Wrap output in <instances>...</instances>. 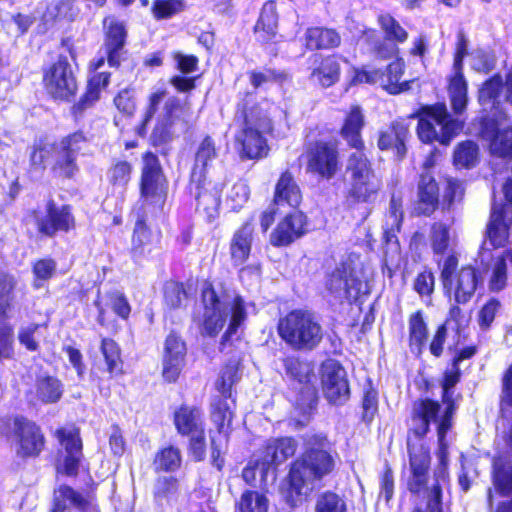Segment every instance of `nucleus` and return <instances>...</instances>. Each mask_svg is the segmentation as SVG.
Listing matches in <instances>:
<instances>
[{"label":"nucleus","mask_w":512,"mask_h":512,"mask_svg":"<svg viewBox=\"0 0 512 512\" xmlns=\"http://www.w3.org/2000/svg\"><path fill=\"white\" fill-rule=\"evenodd\" d=\"M441 404L437 399L430 397L418 398L412 404L410 419L413 425L407 430L406 445L409 459V476L407 490L414 496H420L430 491L431 454L428 446L416 445V441L423 440L430 431L432 423L436 425L439 460V478L449 480L448 472V445L447 433L452 429L454 418L439 417Z\"/></svg>","instance_id":"obj_1"},{"label":"nucleus","mask_w":512,"mask_h":512,"mask_svg":"<svg viewBox=\"0 0 512 512\" xmlns=\"http://www.w3.org/2000/svg\"><path fill=\"white\" fill-rule=\"evenodd\" d=\"M365 126L363 108L353 104L344 112L338 130V135L345 141L346 146L355 150L348 155L345 164V180L348 186L344 191V203L347 207L375 202L382 188V180L366 151L363 137Z\"/></svg>","instance_id":"obj_2"},{"label":"nucleus","mask_w":512,"mask_h":512,"mask_svg":"<svg viewBox=\"0 0 512 512\" xmlns=\"http://www.w3.org/2000/svg\"><path fill=\"white\" fill-rule=\"evenodd\" d=\"M438 267L443 294L453 300V303L449 307L444 322L435 328L429 341V352L435 358H440L444 353L448 324H454V331L458 335L467 326L461 305L468 304L484 284L483 271L471 263L460 266L459 256L456 252L449 253L442 263L438 262Z\"/></svg>","instance_id":"obj_3"},{"label":"nucleus","mask_w":512,"mask_h":512,"mask_svg":"<svg viewBox=\"0 0 512 512\" xmlns=\"http://www.w3.org/2000/svg\"><path fill=\"white\" fill-rule=\"evenodd\" d=\"M338 453L325 433H313L303 438L302 453L291 461L285 477V499L294 507L315 483L322 482L336 468Z\"/></svg>","instance_id":"obj_4"},{"label":"nucleus","mask_w":512,"mask_h":512,"mask_svg":"<svg viewBox=\"0 0 512 512\" xmlns=\"http://www.w3.org/2000/svg\"><path fill=\"white\" fill-rule=\"evenodd\" d=\"M233 120L238 126L234 147L241 160L259 161L268 157L270 145L266 135L274 132V122L268 108L255 100L253 92L238 95Z\"/></svg>","instance_id":"obj_5"},{"label":"nucleus","mask_w":512,"mask_h":512,"mask_svg":"<svg viewBox=\"0 0 512 512\" xmlns=\"http://www.w3.org/2000/svg\"><path fill=\"white\" fill-rule=\"evenodd\" d=\"M185 114L186 108L179 97L171 95L165 87L156 88L147 96L145 110L136 132L144 137L149 123L156 117L149 143L159 149L162 156H168L169 145L174 139L173 128L177 124L187 123Z\"/></svg>","instance_id":"obj_6"},{"label":"nucleus","mask_w":512,"mask_h":512,"mask_svg":"<svg viewBox=\"0 0 512 512\" xmlns=\"http://www.w3.org/2000/svg\"><path fill=\"white\" fill-rule=\"evenodd\" d=\"M88 142L83 130H76L62 137L59 143L39 140L32 145L29 155L30 167L43 173L48 164L53 177L60 180H73L80 171L78 155L81 145Z\"/></svg>","instance_id":"obj_7"},{"label":"nucleus","mask_w":512,"mask_h":512,"mask_svg":"<svg viewBox=\"0 0 512 512\" xmlns=\"http://www.w3.org/2000/svg\"><path fill=\"white\" fill-rule=\"evenodd\" d=\"M407 118L417 119L416 135L422 144L445 149L463 129V122L451 115L443 101L422 104Z\"/></svg>","instance_id":"obj_8"},{"label":"nucleus","mask_w":512,"mask_h":512,"mask_svg":"<svg viewBox=\"0 0 512 512\" xmlns=\"http://www.w3.org/2000/svg\"><path fill=\"white\" fill-rule=\"evenodd\" d=\"M60 47L64 48L67 54L58 53L55 59L42 67L41 83L50 99L67 103L74 101L79 91L77 76L69 61L70 58L76 62L78 53L72 37L61 38Z\"/></svg>","instance_id":"obj_9"},{"label":"nucleus","mask_w":512,"mask_h":512,"mask_svg":"<svg viewBox=\"0 0 512 512\" xmlns=\"http://www.w3.org/2000/svg\"><path fill=\"white\" fill-rule=\"evenodd\" d=\"M277 333L290 349L297 352L313 351L324 338V329L317 315L305 308L292 309L281 317Z\"/></svg>","instance_id":"obj_10"},{"label":"nucleus","mask_w":512,"mask_h":512,"mask_svg":"<svg viewBox=\"0 0 512 512\" xmlns=\"http://www.w3.org/2000/svg\"><path fill=\"white\" fill-rule=\"evenodd\" d=\"M0 436L12 441L16 456L23 461L38 459L47 448L42 426L22 414L0 417Z\"/></svg>","instance_id":"obj_11"},{"label":"nucleus","mask_w":512,"mask_h":512,"mask_svg":"<svg viewBox=\"0 0 512 512\" xmlns=\"http://www.w3.org/2000/svg\"><path fill=\"white\" fill-rule=\"evenodd\" d=\"M169 178L159 156L151 150L141 154L138 179L139 198L142 206L152 214L164 212L169 194Z\"/></svg>","instance_id":"obj_12"},{"label":"nucleus","mask_w":512,"mask_h":512,"mask_svg":"<svg viewBox=\"0 0 512 512\" xmlns=\"http://www.w3.org/2000/svg\"><path fill=\"white\" fill-rule=\"evenodd\" d=\"M172 422L177 434L188 438L187 452L194 462L205 460L207 437L202 407L181 403L172 413Z\"/></svg>","instance_id":"obj_13"},{"label":"nucleus","mask_w":512,"mask_h":512,"mask_svg":"<svg viewBox=\"0 0 512 512\" xmlns=\"http://www.w3.org/2000/svg\"><path fill=\"white\" fill-rule=\"evenodd\" d=\"M283 366L287 377L293 384L289 389L294 393L296 410L302 415L311 414L318 403L313 364L299 356L291 355L283 359Z\"/></svg>","instance_id":"obj_14"},{"label":"nucleus","mask_w":512,"mask_h":512,"mask_svg":"<svg viewBox=\"0 0 512 512\" xmlns=\"http://www.w3.org/2000/svg\"><path fill=\"white\" fill-rule=\"evenodd\" d=\"M103 27V56L93 59L89 63L91 71H97L105 62L113 69H119L124 61L128 59L129 53L126 49L128 41V30L124 21L115 16H106L102 20Z\"/></svg>","instance_id":"obj_15"},{"label":"nucleus","mask_w":512,"mask_h":512,"mask_svg":"<svg viewBox=\"0 0 512 512\" xmlns=\"http://www.w3.org/2000/svg\"><path fill=\"white\" fill-rule=\"evenodd\" d=\"M302 157L305 171L318 180L329 181L341 169L340 153L337 143L330 140H313L304 145Z\"/></svg>","instance_id":"obj_16"},{"label":"nucleus","mask_w":512,"mask_h":512,"mask_svg":"<svg viewBox=\"0 0 512 512\" xmlns=\"http://www.w3.org/2000/svg\"><path fill=\"white\" fill-rule=\"evenodd\" d=\"M53 436L59 444L55 460L57 473L67 477H77L84 459L80 428L75 425L57 427Z\"/></svg>","instance_id":"obj_17"},{"label":"nucleus","mask_w":512,"mask_h":512,"mask_svg":"<svg viewBox=\"0 0 512 512\" xmlns=\"http://www.w3.org/2000/svg\"><path fill=\"white\" fill-rule=\"evenodd\" d=\"M324 286L328 294L340 304H353L360 298L363 282L353 261L345 260L327 273Z\"/></svg>","instance_id":"obj_18"},{"label":"nucleus","mask_w":512,"mask_h":512,"mask_svg":"<svg viewBox=\"0 0 512 512\" xmlns=\"http://www.w3.org/2000/svg\"><path fill=\"white\" fill-rule=\"evenodd\" d=\"M490 480L492 487L487 492V503L493 507V492L499 497L506 498L500 501L494 512H512V457L503 452L493 455L490 462Z\"/></svg>","instance_id":"obj_19"},{"label":"nucleus","mask_w":512,"mask_h":512,"mask_svg":"<svg viewBox=\"0 0 512 512\" xmlns=\"http://www.w3.org/2000/svg\"><path fill=\"white\" fill-rule=\"evenodd\" d=\"M31 214L36 216V230L39 236L54 238L57 234H68L76 229V218L71 204L58 206L54 199L45 202V214L38 216L36 210Z\"/></svg>","instance_id":"obj_20"},{"label":"nucleus","mask_w":512,"mask_h":512,"mask_svg":"<svg viewBox=\"0 0 512 512\" xmlns=\"http://www.w3.org/2000/svg\"><path fill=\"white\" fill-rule=\"evenodd\" d=\"M223 187L222 183H213L208 177H188L187 191L195 199L196 212L208 223L219 216Z\"/></svg>","instance_id":"obj_21"},{"label":"nucleus","mask_w":512,"mask_h":512,"mask_svg":"<svg viewBox=\"0 0 512 512\" xmlns=\"http://www.w3.org/2000/svg\"><path fill=\"white\" fill-rule=\"evenodd\" d=\"M321 388L324 397L332 405H343L349 400V380L338 360H328L322 365Z\"/></svg>","instance_id":"obj_22"},{"label":"nucleus","mask_w":512,"mask_h":512,"mask_svg":"<svg viewBox=\"0 0 512 512\" xmlns=\"http://www.w3.org/2000/svg\"><path fill=\"white\" fill-rule=\"evenodd\" d=\"M187 344L181 333L171 329L166 335L162 355V377L166 383L178 381L185 366Z\"/></svg>","instance_id":"obj_23"},{"label":"nucleus","mask_w":512,"mask_h":512,"mask_svg":"<svg viewBox=\"0 0 512 512\" xmlns=\"http://www.w3.org/2000/svg\"><path fill=\"white\" fill-rule=\"evenodd\" d=\"M309 219L301 210H293L283 216L272 232L269 243L275 248L288 247L309 232Z\"/></svg>","instance_id":"obj_24"},{"label":"nucleus","mask_w":512,"mask_h":512,"mask_svg":"<svg viewBox=\"0 0 512 512\" xmlns=\"http://www.w3.org/2000/svg\"><path fill=\"white\" fill-rule=\"evenodd\" d=\"M90 488L86 495H83L70 485H60L54 491L49 512H70L67 502L80 512H100L95 493L97 484L92 483Z\"/></svg>","instance_id":"obj_25"},{"label":"nucleus","mask_w":512,"mask_h":512,"mask_svg":"<svg viewBox=\"0 0 512 512\" xmlns=\"http://www.w3.org/2000/svg\"><path fill=\"white\" fill-rule=\"evenodd\" d=\"M376 20L383 34L384 40L388 43L397 46L408 40V31L389 12L379 13ZM373 52L378 58L389 59L396 55L399 50L397 47L390 48L386 43L380 41L374 45Z\"/></svg>","instance_id":"obj_26"},{"label":"nucleus","mask_w":512,"mask_h":512,"mask_svg":"<svg viewBox=\"0 0 512 512\" xmlns=\"http://www.w3.org/2000/svg\"><path fill=\"white\" fill-rule=\"evenodd\" d=\"M410 125L406 118L399 117L378 132L377 148L380 151L392 150L398 160L407 155V142L410 138Z\"/></svg>","instance_id":"obj_27"},{"label":"nucleus","mask_w":512,"mask_h":512,"mask_svg":"<svg viewBox=\"0 0 512 512\" xmlns=\"http://www.w3.org/2000/svg\"><path fill=\"white\" fill-rule=\"evenodd\" d=\"M279 13L275 0L263 3L258 18L253 26V33L257 43L262 47L277 45L282 36L278 32Z\"/></svg>","instance_id":"obj_28"},{"label":"nucleus","mask_w":512,"mask_h":512,"mask_svg":"<svg viewBox=\"0 0 512 512\" xmlns=\"http://www.w3.org/2000/svg\"><path fill=\"white\" fill-rule=\"evenodd\" d=\"M161 236L162 232L160 229L154 235L147 221L145 211L138 214L131 234V245L128 250L132 261L135 264H140L151 253L154 242L158 243Z\"/></svg>","instance_id":"obj_29"},{"label":"nucleus","mask_w":512,"mask_h":512,"mask_svg":"<svg viewBox=\"0 0 512 512\" xmlns=\"http://www.w3.org/2000/svg\"><path fill=\"white\" fill-rule=\"evenodd\" d=\"M309 79L321 88L327 89L340 81L344 57L338 53L314 54Z\"/></svg>","instance_id":"obj_30"},{"label":"nucleus","mask_w":512,"mask_h":512,"mask_svg":"<svg viewBox=\"0 0 512 512\" xmlns=\"http://www.w3.org/2000/svg\"><path fill=\"white\" fill-rule=\"evenodd\" d=\"M440 189L435 177L427 171L419 175L417 198L413 205L412 214L416 217H430L438 209Z\"/></svg>","instance_id":"obj_31"},{"label":"nucleus","mask_w":512,"mask_h":512,"mask_svg":"<svg viewBox=\"0 0 512 512\" xmlns=\"http://www.w3.org/2000/svg\"><path fill=\"white\" fill-rule=\"evenodd\" d=\"M110 79L111 73L107 71L96 72L88 78L84 92L69 109L70 115L75 121L83 118L85 113L96 105L101 98L102 91L108 87Z\"/></svg>","instance_id":"obj_32"},{"label":"nucleus","mask_w":512,"mask_h":512,"mask_svg":"<svg viewBox=\"0 0 512 512\" xmlns=\"http://www.w3.org/2000/svg\"><path fill=\"white\" fill-rule=\"evenodd\" d=\"M507 209V205H497V202H493L490 210L485 237L495 250L504 248L509 242L512 213Z\"/></svg>","instance_id":"obj_33"},{"label":"nucleus","mask_w":512,"mask_h":512,"mask_svg":"<svg viewBox=\"0 0 512 512\" xmlns=\"http://www.w3.org/2000/svg\"><path fill=\"white\" fill-rule=\"evenodd\" d=\"M255 216L250 215L233 232L229 241L230 258L234 266L245 264L252 253Z\"/></svg>","instance_id":"obj_34"},{"label":"nucleus","mask_w":512,"mask_h":512,"mask_svg":"<svg viewBox=\"0 0 512 512\" xmlns=\"http://www.w3.org/2000/svg\"><path fill=\"white\" fill-rule=\"evenodd\" d=\"M297 450V442L293 437H277L268 440L262 446L263 475L268 470L276 468L288 458L294 456Z\"/></svg>","instance_id":"obj_35"},{"label":"nucleus","mask_w":512,"mask_h":512,"mask_svg":"<svg viewBox=\"0 0 512 512\" xmlns=\"http://www.w3.org/2000/svg\"><path fill=\"white\" fill-rule=\"evenodd\" d=\"M512 266V247L505 249L492 259L484 272L487 275V290L491 294H499L509 286V267Z\"/></svg>","instance_id":"obj_36"},{"label":"nucleus","mask_w":512,"mask_h":512,"mask_svg":"<svg viewBox=\"0 0 512 512\" xmlns=\"http://www.w3.org/2000/svg\"><path fill=\"white\" fill-rule=\"evenodd\" d=\"M303 200L302 191L293 173L286 168L279 174L273 192V203L277 206L286 205L299 210Z\"/></svg>","instance_id":"obj_37"},{"label":"nucleus","mask_w":512,"mask_h":512,"mask_svg":"<svg viewBox=\"0 0 512 512\" xmlns=\"http://www.w3.org/2000/svg\"><path fill=\"white\" fill-rule=\"evenodd\" d=\"M342 43L341 34L332 27L310 26L303 35V46L307 51L334 50Z\"/></svg>","instance_id":"obj_38"},{"label":"nucleus","mask_w":512,"mask_h":512,"mask_svg":"<svg viewBox=\"0 0 512 512\" xmlns=\"http://www.w3.org/2000/svg\"><path fill=\"white\" fill-rule=\"evenodd\" d=\"M498 409L502 418H508L512 415V361L504 368L500 375ZM502 439L507 449L512 452V422L504 431Z\"/></svg>","instance_id":"obj_39"},{"label":"nucleus","mask_w":512,"mask_h":512,"mask_svg":"<svg viewBox=\"0 0 512 512\" xmlns=\"http://www.w3.org/2000/svg\"><path fill=\"white\" fill-rule=\"evenodd\" d=\"M429 326L423 310L419 309L408 316V347L415 356L420 357L429 347Z\"/></svg>","instance_id":"obj_40"},{"label":"nucleus","mask_w":512,"mask_h":512,"mask_svg":"<svg viewBox=\"0 0 512 512\" xmlns=\"http://www.w3.org/2000/svg\"><path fill=\"white\" fill-rule=\"evenodd\" d=\"M218 156L216 140L211 135H204L196 147L189 177H208V168Z\"/></svg>","instance_id":"obj_41"},{"label":"nucleus","mask_w":512,"mask_h":512,"mask_svg":"<svg viewBox=\"0 0 512 512\" xmlns=\"http://www.w3.org/2000/svg\"><path fill=\"white\" fill-rule=\"evenodd\" d=\"M405 72L403 58L397 57L390 62L385 70H379L378 80L381 87L390 95H398L410 90L412 80L400 81Z\"/></svg>","instance_id":"obj_42"},{"label":"nucleus","mask_w":512,"mask_h":512,"mask_svg":"<svg viewBox=\"0 0 512 512\" xmlns=\"http://www.w3.org/2000/svg\"><path fill=\"white\" fill-rule=\"evenodd\" d=\"M462 372L460 367L451 366L450 370L443 373L440 381L441 386V412L439 417L454 418L458 409L457 399L454 397L453 389L460 382Z\"/></svg>","instance_id":"obj_43"},{"label":"nucleus","mask_w":512,"mask_h":512,"mask_svg":"<svg viewBox=\"0 0 512 512\" xmlns=\"http://www.w3.org/2000/svg\"><path fill=\"white\" fill-rule=\"evenodd\" d=\"M64 395V384L55 375H37L34 382V398L41 405L58 403Z\"/></svg>","instance_id":"obj_44"},{"label":"nucleus","mask_w":512,"mask_h":512,"mask_svg":"<svg viewBox=\"0 0 512 512\" xmlns=\"http://www.w3.org/2000/svg\"><path fill=\"white\" fill-rule=\"evenodd\" d=\"M232 405L225 398H213L210 406V418L218 434H224L226 441L229 439L232 422L234 419L235 399Z\"/></svg>","instance_id":"obj_45"},{"label":"nucleus","mask_w":512,"mask_h":512,"mask_svg":"<svg viewBox=\"0 0 512 512\" xmlns=\"http://www.w3.org/2000/svg\"><path fill=\"white\" fill-rule=\"evenodd\" d=\"M18 279L0 267V320L9 317L17 303Z\"/></svg>","instance_id":"obj_46"},{"label":"nucleus","mask_w":512,"mask_h":512,"mask_svg":"<svg viewBox=\"0 0 512 512\" xmlns=\"http://www.w3.org/2000/svg\"><path fill=\"white\" fill-rule=\"evenodd\" d=\"M246 319L247 311L245 301L242 296L236 295L230 303V319L227 328L220 338V351H223L225 346L231 342L232 337L238 332Z\"/></svg>","instance_id":"obj_47"},{"label":"nucleus","mask_w":512,"mask_h":512,"mask_svg":"<svg viewBox=\"0 0 512 512\" xmlns=\"http://www.w3.org/2000/svg\"><path fill=\"white\" fill-rule=\"evenodd\" d=\"M181 494V480L175 475H162L156 477L152 496L156 502L171 503Z\"/></svg>","instance_id":"obj_48"},{"label":"nucleus","mask_w":512,"mask_h":512,"mask_svg":"<svg viewBox=\"0 0 512 512\" xmlns=\"http://www.w3.org/2000/svg\"><path fill=\"white\" fill-rule=\"evenodd\" d=\"M100 352L110 378L124 373L121 348L114 339L108 337L102 338L100 341Z\"/></svg>","instance_id":"obj_49"},{"label":"nucleus","mask_w":512,"mask_h":512,"mask_svg":"<svg viewBox=\"0 0 512 512\" xmlns=\"http://www.w3.org/2000/svg\"><path fill=\"white\" fill-rule=\"evenodd\" d=\"M153 466L155 472L173 473L182 466V454L178 447L166 445L161 447L154 455Z\"/></svg>","instance_id":"obj_50"},{"label":"nucleus","mask_w":512,"mask_h":512,"mask_svg":"<svg viewBox=\"0 0 512 512\" xmlns=\"http://www.w3.org/2000/svg\"><path fill=\"white\" fill-rule=\"evenodd\" d=\"M479 161V147L473 140H464L455 146L452 162L458 169H471Z\"/></svg>","instance_id":"obj_51"},{"label":"nucleus","mask_w":512,"mask_h":512,"mask_svg":"<svg viewBox=\"0 0 512 512\" xmlns=\"http://www.w3.org/2000/svg\"><path fill=\"white\" fill-rule=\"evenodd\" d=\"M314 512H349L348 500L335 490L322 491L316 497Z\"/></svg>","instance_id":"obj_52"},{"label":"nucleus","mask_w":512,"mask_h":512,"mask_svg":"<svg viewBox=\"0 0 512 512\" xmlns=\"http://www.w3.org/2000/svg\"><path fill=\"white\" fill-rule=\"evenodd\" d=\"M163 304L169 310H177L189 297L186 284L176 279H168L162 287Z\"/></svg>","instance_id":"obj_53"},{"label":"nucleus","mask_w":512,"mask_h":512,"mask_svg":"<svg viewBox=\"0 0 512 512\" xmlns=\"http://www.w3.org/2000/svg\"><path fill=\"white\" fill-rule=\"evenodd\" d=\"M249 83L254 91L253 95L255 97V91L263 88L268 83H276L279 85L284 84L289 80V75L284 70L265 68L264 71L261 70H250L247 72Z\"/></svg>","instance_id":"obj_54"},{"label":"nucleus","mask_w":512,"mask_h":512,"mask_svg":"<svg viewBox=\"0 0 512 512\" xmlns=\"http://www.w3.org/2000/svg\"><path fill=\"white\" fill-rule=\"evenodd\" d=\"M133 165L124 159L115 160L107 171L108 183L114 189L126 190L132 180Z\"/></svg>","instance_id":"obj_55"},{"label":"nucleus","mask_w":512,"mask_h":512,"mask_svg":"<svg viewBox=\"0 0 512 512\" xmlns=\"http://www.w3.org/2000/svg\"><path fill=\"white\" fill-rule=\"evenodd\" d=\"M361 408V420L367 425L371 424L379 411V392L371 380H368L364 386Z\"/></svg>","instance_id":"obj_56"},{"label":"nucleus","mask_w":512,"mask_h":512,"mask_svg":"<svg viewBox=\"0 0 512 512\" xmlns=\"http://www.w3.org/2000/svg\"><path fill=\"white\" fill-rule=\"evenodd\" d=\"M185 9L184 0H153L150 11L155 20L161 21L173 18Z\"/></svg>","instance_id":"obj_57"},{"label":"nucleus","mask_w":512,"mask_h":512,"mask_svg":"<svg viewBox=\"0 0 512 512\" xmlns=\"http://www.w3.org/2000/svg\"><path fill=\"white\" fill-rule=\"evenodd\" d=\"M226 323L225 311L203 310L200 333L203 337L215 338Z\"/></svg>","instance_id":"obj_58"},{"label":"nucleus","mask_w":512,"mask_h":512,"mask_svg":"<svg viewBox=\"0 0 512 512\" xmlns=\"http://www.w3.org/2000/svg\"><path fill=\"white\" fill-rule=\"evenodd\" d=\"M430 245L435 255H444L450 247V227L443 222H434L430 227Z\"/></svg>","instance_id":"obj_59"},{"label":"nucleus","mask_w":512,"mask_h":512,"mask_svg":"<svg viewBox=\"0 0 512 512\" xmlns=\"http://www.w3.org/2000/svg\"><path fill=\"white\" fill-rule=\"evenodd\" d=\"M237 508L239 512H267L268 499L263 493L246 490L241 494Z\"/></svg>","instance_id":"obj_60"},{"label":"nucleus","mask_w":512,"mask_h":512,"mask_svg":"<svg viewBox=\"0 0 512 512\" xmlns=\"http://www.w3.org/2000/svg\"><path fill=\"white\" fill-rule=\"evenodd\" d=\"M503 79L500 73H495L486 79L478 93L480 103L496 102L501 95Z\"/></svg>","instance_id":"obj_61"},{"label":"nucleus","mask_w":512,"mask_h":512,"mask_svg":"<svg viewBox=\"0 0 512 512\" xmlns=\"http://www.w3.org/2000/svg\"><path fill=\"white\" fill-rule=\"evenodd\" d=\"M501 306V301L497 297L492 296L480 307L477 314V322L483 331L491 328Z\"/></svg>","instance_id":"obj_62"},{"label":"nucleus","mask_w":512,"mask_h":512,"mask_svg":"<svg viewBox=\"0 0 512 512\" xmlns=\"http://www.w3.org/2000/svg\"><path fill=\"white\" fill-rule=\"evenodd\" d=\"M200 301L203 310L225 311L224 302L210 280H205L202 285Z\"/></svg>","instance_id":"obj_63"},{"label":"nucleus","mask_w":512,"mask_h":512,"mask_svg":"<svg viewBox=\"0 0 512 512\" xmlns=\"http://www.w3.org/2000/svg\"><path fill=\"white\" fill-rule=\"evenodd\" d=\"M435 275L431 268L425 266L413 280V290L421 297L430 298L435 291Z\"/></svg>","instance_id":"obj_64"}]
</instances>
